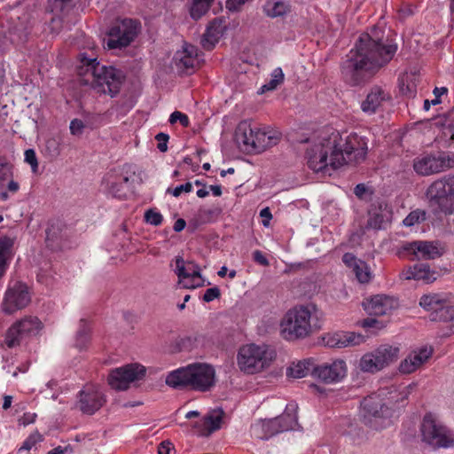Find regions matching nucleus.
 Here are the masks:
<instances>
[{
  "label": "nucleus",
  "mask_w": 454,
  "mask_h": 454,
  "mask_svg": "<svg viewBox=\"0 0 454 454\" xmlns=\"http://www.w3.org/2000/svg\"><path fill=\"white\" fill-rule=\"evenodd\" d=\"M397 51V44L385 36L383 30L372 28L362 34L355 48L347 55L341 67V74L350 85H357L374 75L387 65Z\"/></svg>",
  "instance_id": "obj_1"
},
{
  "label": "nucleus",
  "mask_w": 454,
  "mask_h": 454,
  "mask_svg": "<svg viewBox=\"0 0 454 454\" xmlns=\"http://www.w3.org/2000/svg\"><path fill=\"white\" fill-rule=\"evenodd\" d=\"M413 388L412 385L397 391L387 392L382 389L377 394L365 397L361 403L362 417L365 425L376 430L387 427L399 403L406 400Z\"/></svg>",
  "instance_id": "obj_2"
},
{
  "label": "nucleus",
  "mask_w": 454,
  "mask_h": 454,
  "mask_svg": "<svg viewBox=\"0 0 454 454\" xmlns=\"http://www.w3.org/2000/svg\"><path fill=\"white\" fill-rule=\"evenodd\" d=\"M78 67L82 83L90 85L98 93L115 96L121 84V74L113 67L101 65L96 59L83 58Z\"/></svg>",
  "instance_id": "obj_3"
},
{
  "label": "nucleus",
  "mask_w": 454,
  "mask_h": 454,
  "mask_svg": "<svg viewBox=\"0 0 454 454\" xmlns=\"http://www.w3.org/2000/svg\"><path fill=\"white\" fill-rule=\"evenodd\" d=\"M165 382L173 388L188 387L195 391L206 392L215 384V371L208 364L193 363L170 372Z\"/></svg>",
  "instance_id": "obj_4"
},
{
  "label": "nucleus",
  "mask_w": 454,
  "mask_h": 454,
  "mask_svg": "<svg viewBox=\"0 0 454 454\" xmlns=\"http://www.w3.org/2000/svg\"><path fill=\"white\" fill-rule=\"evenodd\" d=\"M317 309L316 305L309 303L293 308L284 317L281 322V333L286 340L303 339L309 336L317 328L314 322Z\"/></svg>",
  "instance_id": "obj_5"
},
{
  "label": "nucleus",
  "mask_w": 454,
  "mask_h": 454,
  "mask_svg": "<svg viewBox=\"0 0 454 454\" xmlns=\"http://www.w3.org/2000/svg\"><path fill=\"white\" fill-rule=\"evenodd\" d=\"M334 150L332 168L336 169L346 164H359L366 158L367 140L364 137L356 133L350 134L343 139L340 134V140H338Z\"/></svg>",
  "instance_id": "obj_6"
},
{
  "label": "nucleus",
  "mask_w": 454,
  "mask_h": 454,
  "mask_svg": "<svg viewBox=\"0 0 454 454\" xmlns=\"http://www.w3.org/2000/svg\"><path fill=\"white\" fill-rule=\"evenodd\" d=\"M296 411L297 405L289 403L280 416L270 419L256 420L251 425V436L261 440H268L279 433L294 430L298 424Z\"/></svg>",
  "instance_id": "obj_7"
},
{
  "label": "nucleus",
  "mask_w": 454,
  "mask_h": 454,
  "mask_svg": "<svg viewBox=\"0 0 454 454\" xmlns=\"http://www.w3.org/2000/svg\"><path fill=\"white\" fill-rule=\"evenodd\" d=\"M340 140V133L333 131L327 136H321L309 142L306 150V158L309 167L315 172L324 171L332 168V159L335 153L334 148Z\"/></svg>",
  "instance_id": "obj_8"
},
{
  "label": "nucleus",
  "mask_w": 454,
  "mask_h": 454,
  "mask_svg": "<svg viewBox=\"0 0 454 454\" xmlns=\"http://www.w3.org/2000/svg\"><path fill=\"white\" fill-rule=\"evenodd\" d=\"M274 358L275 352L269 346L247 344L239 348L237 363L242 372L254 374L268 368Z\"/></svg>",
  "instance_id": "obj_9"
},
{
  "label": "nucleus",
  "mask_w": 454,
  "mask_h": 454,
  "mask_svg": "<svg viewBox=\"0 0 454 454\" xmlns=\"http://www.w3.org/2000/svg\"><path fill=\"white\" fill-rule=\"evenodd\" d=\"M420 432L422 441L434 449L454 447V432L438 421L431 413L424 416Z\"/></svg>",
  "instance_id": "obj_10"
},
{
  "label": "nucleus",
  "mask_w": 454,
  "mask_h": 454,
  "mask_svg": "<svg viewBox=\"0 0 454 454\" xmlns=\"http://www.w3.org/2000/svg\"><path fill=\"white\" fill-rule=\"evenodd\" d=\"M431 206H436L448 214L454 208V176L443 177L434 182L427 191Z\"/></svg>",
  "instance_id": "obj_11"
},
{
  "label": "nucleus",
  "mask_w": 454,
  "mask_h": 454,
  "mask_svg": "<svg viewBox=\"0 0 454 454\" xmlns=\"http://www.w3.org/2000/svg\"><path fill=\"white\" fill-rule=\"evenodd\" d=\"M41 329L42 323L37 317H27L9 328L4 342L8 348H14L27 338L36 335Z\"/></svg>",
  "instance_id": "obj_12"
},
{
  "label": "nucleus",
  "mask_w": 454,
  "mask_h": 454,
  "mask_svg": "<svg viewBox=\"0 0 454 454\" xmlns=\"http://www.w3.org/2000/svg\"><path fill=\"white\" fill-rule=\"evenodd\" d=\"M396 254L399 257H407L411 261H419L433 260L439 257L441 253L434 242L417 240L412 242H403L398 248Z\"/></svg>",
  "instance_id": "obj_13"
},
{
  "label": "nucleus",
  "mask_w": 454,
  "mask_h": 454,
  "mask_svg": "<svg viewBox=\"0 0 454 454\" xmlns=\"http://www.w3.org/2000/svg\"><path fill=\"white\" fill-rule=\"evenodd\" d=\"M137 21L123 20L113 25L108 32L106 44L110 49L128 46L137 33Z\"/></svg>",
  "instance_id": "obj_14"
},
{
  "label": "nucleus",
  "mask_w": 454,
  "mask_h": 454,
  "mask_svg": "<svg viewBox=\"0 0 454 454\" xmlns=\"http://www.w3.org/2000/svg\"><path fill=\"white\" fill-rule=\"evenodd\" d=\"M28 287L20 281L11 282L5 291L2 308L5 313L12 314L25 308L30 302Z\"/></svg>",
  "instance_id": "obj_15"
},
{
  "label": "nucleus",
  "mask_w": 454,
  "mask_h": 454,
  "mask_svg": "<svg viewBox=\"0 0 454 454\" xmlns=\"http://www.w3.org/2000/svg\"><path fill=\"white\" fill-rule=\"evenodd\" d=\"M145 368L140 364H128L113 371L108 377L109 385L116 390H126L131 382L141 380Z\"/></svg>",
  "instance_id": "obj_16"
},
{
  "label": "nucleus",
  "mask_w": 454,
  "mask_h": 454,
  "mask_svg": "<svg viewBox=\"0 0 454 454\" xmlns=\"http://www.w3.org/2000/svg\"><path fill=\"white\" fill-rule=\"evenodd\" d=\"M175 273L178 277V283L184 288H197L203 285L200 267L191 261L185 262L183 257L175 258Z\"/></svg>",
  "instance_id": "obj_17"
},
{
  "label": "nucleus",
  "mask_w": 454,
  "mask_h": 454,
  "mask_svg": "<svg viewBox=\"0 0 454 454\" xmlns=\"http://www.w3.org/2000/svg\"><path fill=\"white\" fill-rule=\"evenodd\" d=\"M348 373L347 364L342 359L324 363L313 369V377L325 384H336L343 380Z\"/></svg>",
  "instance_id": "obj_18"
},
{
  "label": "nucleus",
  "mask_w": 454,
  "mask_h": 454,
  "mask_svg": "<svg viewBox=\"0 0 454 454\" xmlns=\"http://www.w3.org/2000/svg\"><path fill=\"white\" fill-rule=\"evenodd\" d=\"M106 403L104 394L98 387L90 386L82 390L79 394L77 406L85 414H94Z\"/></svg>",
  "instance_id": "obj_19"
},
{
  "label": "nucleus",
  "mask_w": 454,
  "mask_h": 454,
  "mask_svg": "<svg viewBox=\"0 0 454 454\" xmlns=\"http://www.w3.org/2000/svg\"><path fill=\"white\" fill-rule=\"evenodd\" d=\"M391 100V94L385 87L374 85L371 88L365 99L361 103V109L366 114H373Z\"/></svg>",
  "instance_id": "obj_20"
},
{
  "label": "nucleus",
  "mask_w": 454,
  "mask_h": 454,
  "mask_svg": "<svg viewBox=\"0 0 454 454\" xmlns=\"http://www.w3.org/2000/svg\"><path fill=\"white\" fill-rule=\"evenodd\" d=\"M364 310L372 316L387 315L398 306V302L393 297L378 294L363 302Z\"/></svg>",
  "instance_id": "obj_21"
},
{
  "label": "nucleus",
  "mask_w": 454,
  "mask_h": 454,
  "mask_svg": "<svg viewBox=\"0 0 454 454\" xmlns=\"http://www.w3.org/2000/svg\"><path fill=\"white\" fill-rule=\"evenodd\" d=\"M433 355L431 347H422L411 351L399 364V372L410 374L417 371Z\"/></svg>",
  "instance_id": "obj_22"
},
{
  "label": "nucleus",
  "mask_w": 454,
  "mask_h": 454,
  "mask_svg": "<svg viewBox=\"0 0 454 454\" xmlns=\"http://www.w3.org/2000/svg\"><path fill=\"white\" fill-rule=\"evenodd\" d=\"M124 169L125 168L119 171L110 172L104 179L108 193L119 199L125 196V186L131 178V175Z\"/></svg>",
  "instance_id": "obj_23"
},
{
  "label": "nucleus",
  "mask_w": 454,
  "mask_h": 454,
  "mask_svg": "<svg viewBox=\"0 0 454 454\" xmlns=\"http://www.w3.org/2000/svg\"><path fill=\"white\" fill-rule=\"evenodd\" d=\"M174 60L179 70L192 73L200 62L198 50L192 44L184 43L182 50L176 53Z\"/></svg>",
  "instance_id": "obj_24"
},
{
  "label": "nucleus",
  "mask_w": 454,
  "mask_h": 454,
  "mask_svg": "<svg viewBox=\"0 0 454 454\" xmlns=\"http://www.w3.org/2000/svg\"><path fill=\"white\" fill-rule=\"evenodd\" d=\"M439 273L431 270L427 263H417L404 269L400 277L406 280L423 281L426 284L432 283L437 279Z\"/></svg>",
  "instance_id": "obj_25"
},
{
  "label": "nucleus",
  "mask_w": 454,
  "mask_h": 454,
  "mask_svg": "<svg viewBox=\"0 0 454 454\" xmlns=\"http://www.w3.org/2000/svg\"><path fill=\"white\" fill-rule=\"evenodd\" d=\"M443 161L433 155H422L413 160V168L420 176H429L443 171Z\"/></svg>",
  "instance_id": "obj_26"
},
{
  "label": "nucleus",
  "mask_w": 454,
  "mask_h": 454,
  "mask_svg": "<svg viewBox=\"0 0 454 454\" xmlns=\"http://www.w3.org/2000/svg\"><path fill=\"white\" fill-rule=\"evenodd\" d=\"M392 220V211L387 204L372 207L369 211L367 227L374 230L386 229Z\"/></svg>",
  "instance_id": "obj_27"
},
{
  "label": "nucleus",
  "mask_w": 454,
  "mask_h": 454,
  "mask_svg": "<svg viewBox=\"0 0 454 454\" xmlns=\"http://www.w3.org/2000/svg\"><path fill=\"white\" fill-rule=\"evenodd\" d=\"M256 128L252 127L248 121L239 122L236 129V141L239 147L247 153H253Z\"/></svg>",
  "instance_id": "obj_28"
},
{
  "label": "nucleus",
  "mask_w": 454,
  "mask_h": 454,
  "mask_svg": "<svg viewBox=\"0 0 454 454\" xmlns=\"http://www.w3.org/2000/svg\"><path fill=\"white\" fill-rule=\"evenodd\" d=\"M225 26L221 19H215L204 33L201 44L206 50H212L223 33Z\"/></svg>",
  "instance_id": "obj_29"
},
{
  "label": "nucleus",
  "mask_w": 454,
  "mask_h": 454,
  "mask_svg": "<svg viewBox=\"0 0 454 454\" xmlns=\"http://www.w3.org/2000/svg\"><path fill=\"white\" fill-rule=\"evenodd\" d=\"M447 304V300L438 294H425L419 300V305L426 310L431 312V318L442 314Z\"/></svg>",
  "instance_id": "obj_30"
},
{
  "label": "nucleus",
  "mask_w": 454,
  "mask_h": 454,
  "mask_svg": "<svg viewBox=\"0 0 454 454\" xmlns=\"http://www.w3.org/2000/svg\"><path fill=\"white\" fill-rule=\"evenodd\" d=\"M9 177L10 173L7 164L0 159V200H8V192L15 193L20 188L19 184Z\"/></svg>",
  "instance_id": "obj_31"
},
{
  "label": "nucleus",
  "mask_w": 454,
  "mask_h": 454,
  "mask_svg": "<svg viewBox=\"0 0 454 454\" xmlns=\"http://www.w3.org/2000/svg\"><path fill=\"white\" fill-rule=\"evenodd\" d=\"M14 241V238L8 236L0 237V278L6 273L12 259Z\"/></svg>",
  "instance_id": "obj_32"
},
{
  "label": "nucleus",
  "mask_w": 454,
  "mask_h": 454,
  "mask_svg": "<svg viewBox=\"0 0 454 454\" xmlns=\"http://www.w3.org/2000/svg\"><path fill=\"white\" fill-rule=\"evenodd\" d=\"M373 351L376 354L382 369H384L398 359L400 348L395 345L382 344Z\"/></svg>",
  "instance_id": "obj_33"
},
{
  "label": "nucleus",
  "mask_w": 454,
  "mask_h": 454,
  "mask_svg": "<svg viewBox=\"0 0 454 454\" xmlns=\"http://www.w3.org/2000/svg\"><path fill=\"white\" fill-rule=\"evenodd\" d=\"M279 141V136L276 132L260 130L256 128L254 145L253 152L260 153L275 145Z\"/></svg>",
  "instance_id": "obj_34"
},
{
  "label": "nucleus",
  "mask_w": 454,
  "mask_h": 454,
  "mask_svg": "<svg viewBox=\"0 0 454 454\" xmlns=\"http://www.w3.org/2000/svg\"><path fill=\"white\" fill-rule=\"evenodd\" d=\"M223 421V412L221 411H212L205 416L199 425L200 434L204 436L209 435L214 431L221 427Z\"/></svg>",
  "instance_id": "obj_35"
},
{
  "label": "nucleus",
  "mask_w": 454,
  "mask_h": 454,
  "mask_svg": "<svg viewBox=\"0 0 454 454\" xmlns=\"http://www.w3.org/2000/svg\"><path fill=\"white\" fill-rule=\"evenodd\" d=\"M290 11V5L286 0H267L263 5V12L270 18L286 15Z\"/></svg>",
  "instance_id": "obj_36"
},
{
  "label": "nucleus",
  "mask_w": 454,
  "mask_h": 454,
  "mask_svg": "<svg viewBox=\"0 0 454 454\" xmlns=\"http://www.w3.org/2000/svg\"><path fill=\"white\" fill-rule=\"evenodd\" d=\"M315 367L316 365L310 360L298 361L296 363H293L287 368L286 375L294 379L303 378L309 373H311L313 376V369Z\"/></svg>",
  "instance_id": "obj_37"
},
{
  "label": "nucleus",
  "mask_w": 454,
  "mask_h": 454,
  "mask_svg": "<svg viewBox=\"0 0 454 454\" xmlns=\"http://www.w3.org/2000/svg\"><path fill=\"white\" fill-rule=\"evenodd\" d=\"M358 367L362 372L370 373L383 370L374 351L364 354L359 360Z\"/></svg>",
  "instance_id": "obj_38"
},
{
  "label": "nucleus",
  "mask_w": 454,
  "mask_h": 454,
  "mask_svg": "<svg viewBox=\"0 0 454 454\" xmlns=\"http://www.w3.org/2000/svg\"><path fill=\"white\" fill-rule=\"evenodd\" d=\"M74 0H49V6L52 12L59 17L52 18V24L59 22L62 18L71 10Z\"/></svg>",
  "instance_id": "obj_39"
},
{
  "label": "nucleus",
  "mask_w": 454,
  "mask_h": 454,
  "mask_svg": "<svg viewBox=\"0 0 454 454\" xmlns=\"http://www.w3.org/2000/svg\"><path fill=\"white\" fill-rule=\"evenodd\" d=\"M285 74L281 67H276L270 73V79L268 82L263 84L260 90L259 93H264L266 91L275 90L280 84L284 82Z\"/></svg>",
  "instance_id": "obj_40"
},
{
  "label": "nucleus",
  "mask_w": 454,
  "mask_h": 454,
  "mask_svg": "<svg viewBox=\"0 0 454 454\" xmlns=\"http://www.w3.org/2000/svg\"><path fill=\"white\" fill-rule=\"evenodd\" d=\"M337 337L340 339L338 348L359 345L363 341V336L352 332H337Z\"/></svg>",
  "instance_id": "obj_41"
},
{
  "label": "nucleus",
  "mask_w": 454,
  "mask_h": 454,
  "mask_svg": "<svg viewBox=\"0 0 454 454\" xmlns=\"http://www.w3.org/2000/svg\"><path fill=\"white\" fill-rule=\"evenodd\" d=\"M90 341V327L86 320L81 319L76 333L75 345L78 348H84Z\"/></svg>",
  "instance_id": "obj_42"
},
{
  "label": "nucleus",
  "mask_w": 454,
  "mask_h": 454,
  "mask_svg": "<svg viewBox=\"0 0 454 454\" xmlns=\"http://www.w3.org/2000/svg\"><path fill=\"white\" fill-rule=\"evenodd\" d=\"M213 0H192L190 13L193 20L200 19L209 9Z\"/></svg>",
  "instance_id": "obj_43"
},
{
  "label": "nucleus",
  "mask_w": 454,
  "mask_h": 454,
  "mask_svg": "<svg viewBox=\"0 0 454 454\" xmlns=\"http://www.w3.org/2000/svg\"><path fill=\"white\" fill-rule=\"evenodd\" d=\"M9 35L11 43L24 41L27 35V26L23 21L11 26Z\"/></svg>",
  "instance_id": "obj_44"
},
{
  "label": "nucleus",
  "mask_w": 454,
  "mask_h": 454,
  "mask_svg": "<svg viewBox=\"0 0 454 454\" xmlns=\"http://www.w3.org/2000/svg\"><path fill=\"white\" fill-rule=\"evenodd\" d=\"M353 272L360 283H368L372 278V272L370 268L364 261H360L357 262V264L355 265Z\"/></svg>",
  "instance_id": "obj_45"
},
{
  "label": "nucleus",
  "mask_w": 454,
  "mask_h": 454,
  "mask_svg": "<svg viewBox=\"0 0 454 454\" xmlns=\"http://www.w3.org/2000/svg\"><path fill=\"white\" fill-rule=\"evenodd\" d=\"M426 220V213L423 210H414L411 212L403 221L407 227L413 226Z\"/></svg>",
  "instance_id": "obj_46"
},
{
  "label": "nucleus",
  "mask_w": 454,
  "mask_h": 454,
  "mask_svg": "<svg viewBox=\"0 0 454 454\" xmlns=\"http://www.w3.org/2000/svg\"><path fill=\"white\" fill-rule=\"evenodd\" d=\"M432 320L450 322L454 326V305L447 304L442 314L433 317Z\"/></svg>",
  "instance_id": "obj_47"
},
{
  "label": "nucleus",
  "mask_w": 454,
  "mask_h": 454,
  "mask_svg": "<svg viewBox=\"0 0 454 454\" xmlns=\"http://www.w3.org/2000/svg\"><path fill=\"white\" fill-rule=\"evenodd\" d=\"M43 441V435L38 432H34L31 434L23 442L22 446L20 447V450H31L36 443Z\"/></svg>",
  "instance_id": "obj_48"
},
{
  "label": "nucleus",
  "mask_w": 454,
  "mask_h": 454,
  "mask_svg": "<svg viewBox=\"0 0 454 454\" xmlns=\"http://www.w3.org/2000/svg\"><path fill=\"white\" fill-rule=\"evenodd\" d=\"M145 219L146 223L154 226H159L163 221V216L160 212L149 209L145 213Z\"/></svg>",
  "instance_id": "obj_49"
},
{
  "label": "nucleus",
  "mask_w": 454,
  "mask_h": 454,
  "mask_svg": "<svg viewBox=\"0 0 454 454\" xmlns=\"http://www.w3.org/2000/svg\"><path fill=\"white\" fill-rule=\"evenodd\" d=\"M177 121H179L183 127H188L190 124L189 118L186 114L179 111H175L170 114L169 122L174 124Z\"/></svg>",
  "instance_id": "obj_50"
},
{
  "label": "nucleus",
  "mask_w": 454,
  "mask_h": 454,
  "mask_svg": "<svg viewBox=\"0 0 454 454\" xmlns=\"http://www.w3.org/2000/svg\"><path fill=\"white\" fill-rule=\"evenodd\" d=\"M192 191V184L190 182L176 186L174 189L168 188L167 193H171L174 197H179L182 192H191Z\"/></svg>",
  "instance_id": "obj_51"
},
{
  "label": "nucleus",
  "mask_w": 454,
  "mask_h": 454,
  "mask_svg": "<svg viewBox=\"0 0 454 454\" xmlns=\"http://www.w3.org/2000/svg\"><path fill=\"white\" fill-rule=\"evenodd\" d=\"M85 124L80 119H74L70 122V132L74 136H81L84 130Z\"/></svg>",
  "instance_id": "obj_52"
},
{
  "label": "nucleus",
  "mask_w": 454,
  "mask_h": 454,
  "mask_svg": "<svg viewBox=\"0 0 454 454\" xmlns=\"http://www.w3.org/2000/svg\"><path fill=\"white\" fill-rule=\"evenodd\" d=\"M25 161L31 166L33 172H36L38 162L35 152L33 149H27L25 151Z\"/></svg>",
  "instance_id": "obj_53"
},
{
  "label": "nucleus",
  "mask_w": 454,
  "mask_h": 454,
  "mask_svg": "<svg viewBox=\"0 0 454 454\" xmlns=\"http://www.w3.org/2000/svg\"><path fill=\"white\" fill-rule=\"evenodd\" d=\"M323 341L329 348H338L340 339L337 337V332L325 334L323 337Z\"/></svg>",
  "instance_id": "obj_54"
},
{
  "label": "nucleus",
  "mask_w": 454,
  "mask_h": 454,
  "mask_svg": "<svg viewBox=\"0 0 454 454\" xmlns=\"http://www.w3.org/2000/svg\"><path fill=\"white\" fill-rule=\"evenodd\" d=\"M168 135L165 134V133H159L156 135L155 137V139L158 141V149L162 152V153H165L167 150H168Z\"/></svg>",
  "instance_id": "obj_55"
},
{
  "label": "nucleus",
  "mask_w": 454,
  "mask_h": 454,
  "mask_svg": "<svg viewBox=\"0 0 454 454\" xmlns=\"http://www.w3.org/2000/svg\"><path fill=\"white\" fill-rule=\"evenodd\" d=\"M220 296V290L218 287H211L206 290L203 295V301L210 302Z\"/></svg>",
  "instance_id": "obj_56"
},
{
  "label": "nucleus",
  "mask_w": 454,
  "mask_h": 454,
  "mask_svg": "<svg viewBox=\"0 0 454 454\" xmlns=\"http://www.w3.org/2000/svg\"><path fill=\"white\" fill-rule=\"evenodd\" d=\"M361 260H358L356 258V256L353 254L346 253L342 256V262L349 268H352V270L355 269V265L357 264Z\"/></svg>",
  "instance_id": "obj_57"
},
{
  "label": "nucleus",
  "mask_w": 454,
  "mask_h": 454,
  "mask_svg": "<svg viewBox=\"0 0 454 454\" xmlns=\"http://www.w3.org/2000/svg\"><path fill=\"white\" fill-rule=\"evenodd\" d=\"M253 258L255 262L262 266H269L270 262L263 253L260 250H255L253 253Z\"/></svg>",
  "instance_id": "obj_58"
},
{
  "label": "nucleus",
  "mask_w": 454,
  "mask_h": 454,
  "mask_svg": "<svg viewBox=\"0 0 454 454\" xmlns=\"http://www.w3.org/2000/svg\"><path fill=\"white\" fill-rule=\"evenodd\" d=\"M173 449L172 442L168 441H164L160 443L158 447V453L159 454H169L170 450Z\"/></svg>",
  "instance_id": "obj_59"
},
{
  "label": "nucleus",
  "mask_w": 454,
  "mask_h": 454,
  "mask_svg": "<svg viewBox=\"0 0 454 454\" xmlns=\"http://www.w3.org/2000/svg\"><path fill=\"white\" fill-rule=\"evenodd\" d=\"M367 192L368 188L364 184H358L354 189L355 195L359 199H364Z\"/></svg>",
  "instance_id": "obj_60"
},
{
  "label": "nucleus",
  "mask_w": 454,
  "mask_h": 454,
  "mask_svg": "<svg viewBox=\"0 0 454 454\" xmlns=\"http://www.w3.org/2000/svg\"><path fill=\"white\" fill-rule=\"evenodd\" d=\"M443 161V171L447 168L454 167V154L447 157H439Z\"/></svg>",
  "instance_id": "obj_61"
},
{
  "label": "nucleus",
  "mask_w": 454,
  "mask_h": 454,
  "mask_svg": "<svg viewBox=\"0 0 454 454\" xmlns=\"http://www.w3.org/2000/svg\"><path fill=\"white\" fill-rule=\"evenodd\" d=\"M57 229L54 225H51L50 228H48L46 231V239L48 242L54 241L57 239Z\"/></svg>",
  "instance_id": "obj_62"
},
{
  "label": "nucleus",
  "mask_w": 454,
  "mask_h": 454,
  "mask_svg": "<svg viewBox=\"0 0 454 454\" xmlns=\"http://www.w3.org/2000/svg\"><path fill=\"white\" fill-rule=\"evenodd\" d=\"M186 223L184 219H177L174 223V231L179 232L184 229Z\"/></svg>",
  "instance_id": "obj_63"
},
{
  "label": "nucleus",
  "mask_w": 454,
  "mask_h": 454,
  "mask_svg": "<svg viewBox=\"0 0 454 454\" xmlns=\"http://www.w3.org/2000/svg\"><path fill=\"white\" fill-rule=\"evenodd\" d=\"M12 403V395H4V403H3V409L7 410L11 407Z\"/></svg>",
  "instance_id": "obj_64"
}]
</instances>
